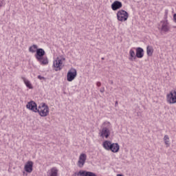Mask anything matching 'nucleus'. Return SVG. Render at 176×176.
Here are the masks:
<instances>
[{"instance_id": "nucleus-1", "label": "nucleus", "mask_w": 176, "mask_h": 176, "mask_svg": "<svg viewBox=\"0 0 176 176\" xmlns=\"http://www.w3.org/2000/svg\"><path fill=\"white\" fill-rule=\"evenodd\" d=\"M45 54H46V52L42 48H37L36 50L35 58L37 61H39L41 65H47L49 64V59H47V57L44 56Z\"/></svg>"}, {"instance_id": "nucleus-2", "label": "nucleus", "mask_w": 176, "mask_h": 176, "mask_svg": "<svg viewBox=\"0 0 176 176\" xmlns=\"http://www.w3.org/2000/svg\"><path fill=\"white\" fill-rule=\"evenodd\" d=\"M102 131L100 132V137L104 138H108L111 135V129H112V125L111 122L106 121L101 126Z\"/></svg>"}, {"instance_id": "nucleus-3", "label": "nucleus", "mask_w": 176, "mask_h": 176, "mask_svg": "<svg viewBox=\"0 0 176 176\" xmlns=\"http://www.w3.org/2000/svg\"><path fill=\"white\" fill-rule=\"evenodd\" d=\"M38 113L40 116L45 118L49 115V106L45 103H41L37 109Z\"/></svg>"}, {"instance_id": "nucleus-4", "label": "nucleus", "mask_w": 176, "mask_h": 176, "mask_svg": "<svg viewBox=\"0 0 176 176\" xmlns=\"http://www.w3.org/2000/svg\"><path fill=\"white\" fill-rule=\"evenodd\" d=\"M117 19L118 21H127L129 13L124 10H120L117 12Z\"/></svg>"}, {"instance_id": "nucleus-5", "label": "nucleus", "mask_w": 176, "mask_h": 176, "mask_svg": "<svg viewBox=\"0 0 176 176\" xmlns=\"http://www.w3.org/2000/svg\"><path fill=\"white\" fill-rule=\"evenodd\" d=\"M76 75H78V73L76 72V69L71 68L69 72H67V80L68 82H72L75 78H76Z\"/></svg>"}, {"instance_id": "nucleus-6", "label": "nucleus", "mask_w": 176, "mask_h": 176, "mask_svg": "<svg viewBox=\"0 0 176 176\" xmlns=\"http://www.w3.org/2000/svg\"><path fill=\"white\" fill-rule=\"evenodd\" d=\"M167 102L168 104H176V91H171L166 96Z\"/></svg>"}, {"instance_id": "nucleus-7", "label": "nucleus", "mask_w": 176, "mask_h": 176, "mask_svg": "<svg viewBox=\"0 0 176 176\" xmlns=\"http://www.w3.org/2000/svg\"><path fill=\"white\" fill-rule=\"evenodd\" d=\"M26 108L35 113H36L38 111V105L34 100H31L30 102H28L26 104Z\"/></svg>"}, {"instance_id": "nucleus-8", "label": "nucleus", "mask_w": 176, "mask_h": 176, "mask_svg": "<svg viewBox=\"0 0 176 176\" xmlns=\"http://www.w3.org/2000/svg\"><path fill=\"white\" fill-rule=\"evenodd\" d=\"M87 157V156L86 155V154H85V153L80 154V155L79 157V160L78 162V167H82L83 166H85V163L86 162Z\"/></svg>"}, {"instance_id": "nucleus-9", "label": "nucleus", "mask_w": 176, "mask_h": 176, "mask_svg": "<svg viewBox=\"0 0 176 176\" xmlns=\"http://www.w3.org/2000/svg\"><path fill=\"white\" fill-rule=\"evenodd\" d=\"M161 23H162L161 31H163V32H168V31H170V26H168V21H162Z\"/></svg>"}, {"instance_id": "nucleus-10", "label": "nucleus", "mask_w": 176, "mask_h": 176, "mask_svg": "<svg viewBox=\"0 0 176 176\" xmlns=\"http://www.w3.org/2000/svg\"><path fill=\"white\" fill-rule=\"evenodd\" d=\"M32 167H34V162L28 161L25 165L24 170L26 173H32Z\"/></svg>"}, {"instance_id": "nucleus-11", "label": "nucleus", "mask_w": 176, "mask_h": 176, "mask_svg": "<svg viewBox=\"0 0 176 176\" xmlns=\"http://www.w3.org/2000/svg\"><path fill=\"white\" fill-rule=\"evenodd\" d=\"M122 6H123L122 2L119 1H116L111 4V9L113 10H118V9H120Z\"/></svg>"}, {"instance_id": "nucleus-12", "label": "nucleus", "mask_w": 176, "mask_h": 176, "mask_svg": "<svg viewBox=\"0 0 176 176\" xmlns=\"http://www.w3.org/2000/svg\"><path fill=\"white\" fill-rule=\"evenodd\" d=\"M119 149H120V146H119V144L118 143H112L111 148L109 151H111L113 153H118L119 152Z\"/></svg>"}, {"instance_id": "nucleus-13", "label": "nucleus", "mask_w": 176, "mask_h": 176, "mask_svg": "<svg viewBox=\"0 0 176 176\" xmlns=\"http://www.w3.org/2000/svg\"><path fill=\"white\" fill-rule=\"evenodd\" d=\"M47 176H58V169L53 167L47 172Z\"/></svg>"}, {"instance_id": "nucleus-14", "label": "nucleus", "mask_w": 176, "mask_h": 176, "mask_svg": "<svg viewBox=\"0 0 176 176\" xmlns=\"http://www.w3.org/2000/svg\"><path fill=\"white\" fill-rule=\"evenodd\" d=\"M136 57L138 58H142L144 57V49L140 47L136 48Z\"/></svg>"}, {"instance_id": "nucleus-15", "label": "nucleus", "mask_w": 176, "mask_h": 176, "mask_svg": "<svg viewBox=\"0 0 176 176\" xmlns=\"http://www.w3.org/2000/svg\"><path fill=\"white\" fill-rule=\"evenodd\" d=\"M136 58H137V55L135 54V52H134V50H130L129 57V61H133Z\"/></svg>"}, {"instance_id": "nucleus-16", "label": "nucleus", "mask_w": 176, "mask_h": 176, "mask_svg": "<svg viewBox=\"0 0 176 176\" xmlns=\"http://www.w3.org/2000/svg\"><path fill=\"white\" fill-rule=\"evenodd\" d=\"M112 142L106 140L103 142V148H104V149H106V151H110L111 146H112Z\"/></svg>"}, {"instance_id": "nucleus-17", "label": "nucleus", "mask_w": 176, "mask_h": 176, "mask_svg": "<svg viewBox=\"0 0 176 176\" xmlns=\"http://www.w3.org/2000/svg\"><path fill=\"white\" fill-rule=\"evenodd\" d=\"M22 79L25 86L28 87V89H34V87H32V84H31V82H30V80H27L25 77H22Z\"/></svg>"}, {"instance_id": "nucleus-18", "label": "nucleus", "mask_w": 176, "mask_h": 176, "mask_svg": "<svg viewBox=\"0 0 176 176\" xmlns=\"http://www.w3.org/2000/svg\"><path fill=\"white\" fill-rule=\"evenodd\" d=\"M146 53L148 57L152 56V55L153 54V47L152 46L148 45L146 47Z\"/></svg>"}, {"instance_id": "nucleus-19", "label": "nucleus", "mask_w": 176, "mask_h": 176, "mask_svg": "<svg viewBox=\"0 0 176 176\" xmlns=\"http://www.w3.org/2000/svg\"><path fill=\"white\" fill-rule=\"evenodd\" d=\"M38 49V45H33L31 47H29V52L30 53H35L36 52V50Z\"/></svg>"}, {"instance_id": "nucleus-20", "label": "nucleus", "mask_w": 176, "mask_h": 176, "mask_svg": "<svg viewBox=\"0 0 176 176\" xmlns=\"http://www.w3.org/2000/svg\"><path fill=\"white\" fill-rule=\"evenodd\" d=\"M54 67L56 68L55 71H61L62 69L60 65L58 63L57 60L54 61Z\"/></svg>"}, {"instance_id": "nucleus-21", "label": "nucleus", "mask_w": 176, "mask_h": 176, "mask_svg": "<svg viewBox=\"0 0 176 176\" xmlns=\"http://www.w3.org/2000/svg\"><path fill=\"white\" fill-rule=\"evenodd\" d=\"M168 140H170V138L168 137V135H165L164 137V141L166 145H167V146H170V141Z\"/></svg>"}, {"instance_id": "nucleus-22", "label": "nucleus", "mask_w": 176, "mask_h": 176, "mask_svg": "<svg viewBox=\"0 0 176 176\" xmlns=\"http://www.w3.org/2000/svg\"><path fill=\"white\" fill-rule=\"evenodd\" d=\"M56 61L58 62V65H63V59H60V58H56Z\"/></svg>"}, {"instance_id": "nucleus-23", "label": "nucleus", "mask_w": 176, "mask_h": 176, "mask_svg": "<svg viewBox=\"0 0 176 176\" xmlns=\"http://www.w3.org/2000/svg\"><path fill=\"white\" fill-rule=\"evenodd\" d=\"M38 79H40V80H42L43 79H45V77L39 75V76H38Z\"/></svg>"}, {"instance_id": "nucleus-24", "label": "nucleus", "mask_w": 176, "mask_h": 176, "mask_svg": "<svg viewBox=\"0 0 176 176\" xmlns=\"http://www.w3.org/2000/svg\"><path fill=\"white\" fill-rule=\"evenodd\" d=\"M100 93H104L105 91V88L102 87L100 89Z\"/></svg>"}, {"instance_id": "nucleus-25", "label": "nucleus", "mask_w": 176, "mask_h": 176, "mask_svg": "<svg viewBox=\"0 0 176 176\" xmlns=\"http://www.w3.org/2000/svg\"><path fill=\"white\" fill-rule=\"evenodd\" d=\"M167 14H168V12L166 11V12H165V15H164V19H165V20H167Z\"/></svg>"}, {"instance_id": "nucleus-26", "label": "nucleus", "mask_w": 176, "mask_h": 176, "mask_svg": "<svg viewBox=\"0 0 176 176\" xmlns=\"http://www.w3.org/2000/svg\"><path fill=\"white\" fill-rule=\"evenodd\" d=\"M96 85L98 86V87H100L101 86V82H97Z\"/></svg>"}, {"instance_id": "nucleus-27", "label": "nucleus", "mask_w": 176, "mask_h": 176, "mask_svg": "<svg viewBox=\"0 0 176 176\" xmlns=\"http://www.w3.org/2000/svg\"><path fill=\"white\" fill-rule=\"evenodd\" d=\"M173 20H174L175 23H176V14H174V15H173Z\"/></svg>"}, {"instance_id": "nucleus-28", "label": "nucleus", "mask_w": 176, "mask_h": 176, "mask_svg": "<svg viewBox=\"0 0 176 176\" xmlns=\"http://www.w3.org/2000/svg\"><path fill=\"white\" fill-rule=\"evenodd\" d=\"M61 60H62V61H63V60L65 61V58H62Z\"/></svg>"}, {"instance_id": "nucleus-29", "label": "nucleus", "mask_w": 176, "mask_h": 176, "mask_svg": "<svg viewBox=\"0 0 176 176\" xmlns=\"http://www.w3.org/2000/svg\"><path fill=\"white\" fill-rule=\"evenodd\" d=\"M115 105H116H116H118V101L116 102Z\"/></svg>"}, {"instance_id": "nucleus-30", "label": "nucleus", "mask_w": 176, "mask_h": 176, "mask_svg": "<svg viewBox=\"0 0 176 176\" xmlns=\"http://www.w3.org/2000/svg\"><path fill=\"white\" fill-rule=\"evenodd\" d=\"M3 5L2 3H0V8L2 7Z\"/></svg>"}, {"instance_id": "nucleus-31", "label": "nucleus", "mask_w": 176, "mask_h": 176, "mask_svg": "<svg viewBox=\"0 0 176 176\" xmlns=\"http://www.w3.org/2000/svg\"><path fill=\"white\" fill-rule=\"evenodd\" d=\"M113 83V81H111V84Z\"/></svg>"}, {"instance_id": "nucleus-32", "label": "nucleus", "mask_w": 176, "mask_h": 176, "mask_svg": "<svg viewBox=\"0 0 176 176\" xmlns=\"http://www.w3.org/2000/svg\"><path fill=\"white\" fill-rule=\"evenodd\" d=\"M102 60H104V58H102Z\"/></svg>"}]
</instances>
